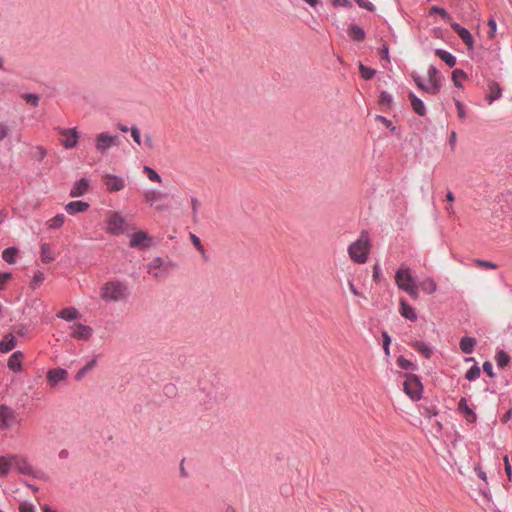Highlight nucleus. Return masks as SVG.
<instances>
[{"mask_svg":"<svg viewBox=\"0 0 512 512\" xmlns=\"http://www.w3.org/2000/svg\"><path fill=\"white\" fill-rule=\"evenodd\" d=\"M467 78V74L462 69H454L452 72V81L455 87L462 88L460 79Z\"/></svg>","mask_w":512,"mask_h":512,"instance_id":"40","label":"nucleus"},{"mask_svg":"<svg viewBox=\"0 0 512 512\" xmlns=\"http://www.w3.org/2000/svg\"><path fill=\"white\" fill-rule=\"evenodd\" d=\"M435 55L440 58L446 65L450 68H453L457 64L456 57L445 49H436Z\"/></svg>","mask_w":512,"mask_h":512,"instance_id":"28","label":"nucleus"},{"mask_svg":"<svg viewBox=\"0 0 512 512\" xmlns=\"http://www.w3.org/2000/svg\"><path fill=\"white\" fill-rule=\"evenodd\" d=\"M412 348L422 354L426 359L433 355L432 347L424 341L416 340L411 344Z\"/></svg>","mask_w":512,"mask_h":512,"instance_id":"27","label":"nucleus"},{"mask_svg":"<svg viewBox=\"0 0 512 512\" xmlns=\"http://www.w3.org/2000/svg\"><path fill=\"white\" fill-rule=\"evenodd\" d=\"M15 418L16 412L14 409L5 404L0 405V430L9 429Z\"/></svg>","mask_w":512,"mask_h":512,"instance_id":"11","label":"nucleus"},{"mask_svg":"<svg viewBox=\"0 0 512 512\" xmlns=\"http://www.w3.org/2000/svg\"><path fill=\"white\" fill-rule=\"evenodd\" d=\"M144 144L148 149H153L155 147V142L150 134H146L144 136Z\"/></svg>","mask_w":512,"mask_h":512,"instance_id":"63","label":"nucleus"},{"mask_svg":"<svg viewBox=\"0 0 512 512\" xmlns=\"http://www.w3.org/2000/svg\"><path fill=\"white\" fill-rule=\"evenodd\" d=\"M67 374V371L63 368L50 369L47 372V380L52 386H56L58 383L64 381L67 378Z\"/></svg>","mask_w":512,"mask_h":512,"instance_id":"21","label":"nucleus"},{"mask_svg":"<svg viewBox=\"0 0 512 512\" xmlns=\"http://www.w3.org/2000/svg\"><path fill=\"white\" fill-rule=\"evenodd\" d=\"M400 314L402 317L415 322L418 319L416 310L405 299H400Z\"/></svg>","mask_w":512,"mask_h":512,"instance_id":"24","label":"nucleus"},{"mask_svg":"<svg viewBox=\"0 0 512 512\" xmlns=\"http://www.w3.org/2000/svg\"><path fill=\"white\" fill-rule=\"evenodd\" d=\"M19 511L20 512H35L33 505L28 504L26 502L20 504Z\"/></svg>","mask_w":512,"mask_h":512,"instance_id":"64","label":"nucleus"},{"mask_svg":"<svg viewBox=\"0 0 512 512\" xmlns=\"http://www.w3.org/2000/svg\"><path fill=\"white\" fill-rule=\"evenodd\" d=\"M419 287L421 288V290L424 293H426L428 295L435 293L436 289H437L436 282L431 277H428V278L424 279L423 281H421L419 283Z\"/></svg>","mask_w":512,"mask_h":512,"instance_id":"33","label":"nucleus"},{"mask_svg":"<svg viewBox=\"0 0 512 512\" xmlns=\"http://www.w3.org/2000/svg\"><path fill=\"white\" fill-rule=\"evenodd\" d=\"M89 188H90V184H89L88 179L81 178L80 180L76 181L73 184V186L69 192V195H70V197H73V198L83 196L84 194L87 193Z\"/></svg>","mask_w":512,"mask_h":512,"instance_id":"18","label":"nucleus"},{"mask_svg":"<svg viewBox=\"0 0 512 512\" xmlns=\"http://www.w3.org/2000/svg\"><path fill=\"white\" fill-rule=\"evenodd\" d=\"M152 244V238L145 231L134 232L130 237L129 246L146 249Z\"/></svg>","mask_w":512,"mask_h":512,"instance_id":"12","label":"nucleus"},{"mask_svg":"<svg viewBox=\"0 0 512 512\" xmlns=\"http://www.w3.org/2000/svg\"><path fill=\"white\" fill-rule=\"evenodd\" d=\"M412 77H413V80L418 88H420L421 90H423L426 93H429V88H428L429 85H425L423 83V79L419 75H413Z\"/></svg>","mask_w":512,"mask_h":512,"instance_id":"54","label":"nucleus"},{"mask_svg":"<svg viewBox=\"0 0 512 512\" xmlns=\"http://www.w3.org/2000/svg\"><path fill=\"white\" fill-rule=\"evenodd\" d=\"M331 4L334 6V7H345V8H351L352 7V3L350 0H331Z\"/></svg>","mask_w":512,"mask_h":512,"instance_id":"60","label":"nucleus"},{"mask_svg":"<svg viewBox=\"0 0 512 512\" xmlns=\"http://www.w3.org/2000/svg\"><path fill=\"white\" fill-rule=\"evenodd\" d=\"M347 34L352 40L357 41V42L364 41V39L366 37L365 30L355 23H351L349 25Z\"/></svg>","mask_w":512,"mask_h":512,"instance_id":"25","label":"nucleus"},{"mask_svg":"<svg viewBox=\"0 0 512 512\" xmlns=\"http://www.w3.org/2000/svg\"><path fill=\"white\" fill-rule=\"evenodd\" d=\"M22 98L26 101V103L32 105L33 107H37L39 105L40 97L35 93H26L22 95Z\"/></svg>","mask_w":512,"mask_h":512,"instance_id":"47","label":"nucleus"},{"mask_svg":"<svg viewBox=\"0 0 512 512\" xmlns=\"http://www.w3.org/2000/svg\"><path fill=\"white\" fill-rule=\"evenodd\" d=\"M118 144V135H110L107 132L98 134L95 140V148L101 155L107 154V151L111 147L117 146Z\"/></svg>","mask_w":512,"mask_h":512,"instance_id":"8","label":"nucleus"},{"mask_svg":"<svg viewBox=\"0 0 512 512\" xmlns=\"http://www.w3.org/2000/svg\"><path fill=\"white\" fill-rule=\"evenodd\" d=\"M382 340H383L382 346H383L384 352H385L386 356H389L390 355V345H391L392 340L387 331H382Z\"/></svg>","mask_w":512,"mask_h":512,"instance_id":"49","label":"nucleus"},{"mask_svg":"<svg viewBox=\"0 0 512 512\" xmlns=\"http://www.w3.org/2000/svg\"><path fill=\"white\" fill-rule=\"evenodd\" d=\"M510 356L504 350H500L495 355V361L499 368L506 367L510 362Z\"/></svg>","mask_w":512,"mask_h":512,"instance_id":"35","label":"nucleus"},{"mask_svg":"<svg viewBox=\"0 0 512 512\" xmlns=\"http://www.w3.org/2000/svg\"><path fill=\"white\" fill-rule=\"evenodd\" d=\"M169 262L162 257H155L147 265V271L155 279H164L169 271Z\"/></svg>","mask_w":512,"mask_h":512,"instance_id":"7","label":"nucleus"},{"mask_svg":"<svg viewBox=\"0 0 512 512\" xmlns=\"http://www.w3.org/2000/svg\"><path fill=\"white\" fill-rule=\"evenodd\" d=\"M481 370L478 364L475 362L473 366H471L465 374V378L468 381H475L480 377Z\"/></svg>","mask_w":512,"mask_h":512,"instance_id":"42","label":"nucleus"},{"mask_svg":"<svg viewBox=\"0 0 512 512\" xmlns=\"http://www.w3.org/2000/svg\"><path fill=\"white\" fill-rule=\"evenodd\" d=\"M102 182L109 192H118L125 188V180L115 174L106 173L102 176Z\"/></svg>","mask_w":512,"mask_h":512,"instance_id":"10","label":"nucleus"},{"mask_svg":"<svg viewBox=\"0 0 512 512\" xmlns=\"http://www.w3.org/2000/svg\"><path fill=\"white\" fill-rule=\"evenodd\" d=\"M393 102V97L390 93L387 91H382L379 95V103L380 104H386L390 105Z\"/></svg>","mask_w":512,"mask_h":512,"instance_id":"51","label":"nucleus"},{"mask_svg":"<svg viewBox=\"0 0 512 512\" xmlns=\"http://www.w3.org/2000/svg\"><path fill=\"white\" fill-rule=\"evenodd\" d=\"M439 414V410L435 405H422L421 415L424 417L432 418Z\"/></svg>","mask_w":512,"mask_h":512,"instance_id":"43","label":"nucleus"},{"mask_svg":"<svg viewBox=\"0 0 512 512\" xmlns=\"http://www.w3.org/2000/svg\"><path fill=\"white\" fill-rule=\"evenodd\" d=\"M380 56L382 60H386L387 62L390 61L389 57V46L387 44H383L380 49Z\"/></svg>","mask_w":512,"mask_h":512,"instance_id":"61","label":"nucleus"},{"mask_svg":"<svg viewBox=\"0 0 512 512\" xmlns=\"http://www.w3.org/2000/svg\"><path fill=\"white\" fill-rule=\"evenodd\" d=\"M488 93L486 95V99L489 104H492L494 101L500 99L502 97V88L500 84L494 80H489L487 83Z\"/></svg>","mask_w":512,"mask_h":512,"instance_id":"19","label":"nucleus"},{"mask_svg":"<svg viewBox=\"0 0 512 512\" xmlns=\"http://www.w3.org/2000/svg\"><path fill=\"white\" fill-rule=\"evenodd\" d=\"M404 392L413 401H419L422 398L423 385L418 375L413 373L405 374V381L403 384Z\"/></svg>","mask_w":512,"mask_h":512,"instance_id":"4","label":"nucleus"},{"mask_svg":"<svg viewBox=\"0 0 512 512\" xmlns=\"http://www.w3.org/2000/svg\"><path fill=\"white\" fill-rule=\"evenodd\" d=\"M60 135L66 136L65 139L61 140V144L66 149H72L77 145L78 133L76 128H58Z\"/></svg>","mask_w":512,"mask_h":512,"instance_id":"15","label":"nucleus"},{"mask_svg":"<svg viewBox=\"0 0 512 512\" xmlns=\"http://www.w3.org/2000/svg\"><path fill=\"white\" fill-rule=\"evenodd\" d=\"M450 26L452 28V30L457 33V35L460 37V39L464 42V44L467 46V49L468 50H472L473 47H474V39H473V36L472 34L470 33V31L465 28V27H462L459 23L457 22H451L450 23Z\"/></svg>","mask_w":512,"mask_h":512,"instance_id":"13","label":"nucleus"},{"mask_svg":"<svg viewBox=\"0 0 512 512\" xmlns=\"http://www.w3.org/2000/svg\"><path fill=\"white\" fill-rule=\"evenodd\" d=\"M397 365L404 370H411L415 371L417 370V364L413 363L412 361L406 359L404 356H399L396 360Z\"/></svg>","mask_w":512,"mask_h":512,"instance_id":"37","label":"nucleus"},{"mask_svg":"<svg viewBox=\"0 0 512 512\" xmlns=\"http://www.w3.org/2000/svg\"><path fill=\"white\" fill-rule=\"evenodd\" d=\"M190 239H191L193 245L195 246V248L201 253L202 257L205 260H207L208 259L207 252H206L204 246L202 245L199 237L196 236L195 234H190Z\"/></svg>","mask_w":512,"mask_h":512,"instance_id":"44","label":"nucleus"},{"mask_svg":"<svg viewBox=\"0 0 512 512\" xmlns=\"http://www.w3.org/2000/svg\"><path fill=\"white\" fill-rule=\"evenodd\" d=\"M14 467L13 455L0 456V477H6Z\"/></svg>","mask_w":512,"mask_h":512,"instance_id":"29","label":"nucleus"},{"mask_svg":"<svg viewBox=\"0 0 512 512\" xmlns=\"http://www.w3.org/2000/svg\"><path fill=\"white\" fill-rule=\"evenodd\" d=\"M65 222V215L63 213L56 214L53 218L47 221L48 229H58Z\"/></svg>","mask_w":512,"mask_h":512,"instance_id":"34","label":"nucleus"},{"mask_svg":"<svg viewBox=\"0 0 512 512\" xmlns=\"http://www.w3.org/2000/svg\"><path fill=\"white\" fill-rule=\"evenodd\" d=\"M455 106H456V109H457L458 117L460 119H465V117H466V110H465V107H464L463 103L460 100H455Z\"/></svg>","mask_w":512,"mask_h":512,"instance_id":"55","label":"nucleus"},{"mask_svg":"<svg viewBox=\"0 0 512 512\" xmlns=\"http://www.w3.org/2000/svg\"><path fill=\"white\" fill-rule=\"evenodd\" d=\"M70 328L72 330L70 336L77 340H88L93 334L92 327L82 323H75Z\"/></svg>","mask_w":512,"mask_h":512,"instance_id":"14","label":"nucleus"},{"mask_svg":"<svg viewBox=\"0 0 512 512\" xmlns=\"http://www.w3.org/2000/svg\"><path fill=\"white\" fill-rule=\"evenodd\" d=\"M24 358V354L22 351L17 350L14 351L11 356L8 358L7 367L13 371L14 373H20L23 370L22 360Z\"/></svg>","mask_w":512,"mask_h":512,"instance_id":"17","label":"nucleus"},{"mask_svg":"<svg viewBox=\"0 0 512 512\" xmlns=\"http://www.w3.org/2000/svg\"><path fill=\"white\" fill-rule=\"evenodd\" d=\"M483 371L490 377L493 378L495 373L493 371V365L490 361H485L482 365Z\"/></svg>","mask_w":512,"mask_h":512,"instance_id":"58","label":"nucleus"},{"mask_svg":"<svg viewBox=\"0 0 512 512\" xmlns=\"http://www.w3.org/2000/svg\"><path fill=\"white\" fill-rule=\"evenodd\" d=\"M359 71H360V74H361V77L364 79V80H371L375 74H376V70L371 68V67H368V66H365L363 63L360 62L359 64Z\"/></svg>","mask_w":512,"mask_h":512,"instance_id":"39","label":"nucleus"},{"mask_svg":"<svg viewBox=\"0 0 512 512\" xmlns=\"http://www.w3.org/2000/svg\"><path fill=\"white\" fill-rule=\"evenodd\" d=\"M144 172L146 173V175H147V177H148V179L150 181L156 182V183H161L162 182V177L153 168H151L149 166H144Z\"/></svg>","mask_w":512,"mask_h":512,"instance_id":"45","label":"nucleus"},{"mask_svg":"<svg viewBox=\"0 0 512 512\" xmlns=\"http://www.w3.org/2000/svg\"><path fill=\"white\" fill-rule=\"evenodd\" d=\"M130 131H131V137L133 138L134 142L137 143L138 145H141L142 141H141V133H140V130L137 126H132L130 128Z\"/></svg>","mask_w":512,"mask_h":512,"instance_id":"53","label":"nucleus"},{"mask_svg":"<svg viewBox=\"0 0 512 512\" xmlns=\"http://www.w3.org/2000/svg\"><path fill=\"white\" fill-rule=\"evenodd\" d=\"M408 98L410 100L413 111L419 116H424L426 114V107L424 102L413 92H409Z\"/></svg>","mask_w":512,"mask_h":512,"instance_id":"26","label":"nucleus"},{"mask_svg":"<svg viewBox=\"0 0 512 512\" xmlns=\"http://www.w3.org/2000/svg\"><path fill=\"white\" fill-rule=\"evenodd\" d=\"M429 14L430 15H433V14H438L441 16V18L446 21V22H449L451 23L452 22V16L442 7H439V6H432L430 8V11H429Z\"/></svg>","mask_w":512,"mask_h":512,"instance_id":"38","label":"nucleus"},{"mask_svg":"<svg viewBox=\"0 0 512 512\" xmlns=\"http://www.w3.org/2000/svg\"><path fill=\"white\" fill-rule=\"evenodd\" d=\"M372 242L367 230H362L359 237L348 246V255L354 263L364 264L369 258Z\"/></svg>","mask_w":512,"mask_h":512,"instance_id":"1","label":"nucleus"},{"mask_svg":"<svg viewBox=\"0 0 512 512\" xmlns=\"http://www.w3.org/2000/svg\"><path fill=\"white\" fill-rule=\"evenodd\" d=\"M90 204L88 202L76 200L71 201L65 206V211L69 215H75L76 213L85 212L89 209Z\"/></svg>","mask_w":512,"mask_h":512,"instance_id":"22","label":"nucleus"},{"mask_svg":"<svg viewBox=\"0 0 512 512\" xmlns=\"http://www.w3.org/2000/svg\"><path fill=\"white\" fill-rule=\"evenodd\" d=\"M477 341L476 338L470 336H464L461 338L459 346L463 353L471 354L474 350Z\"/></svg>","mask_w":512,"mask_h":512,"instance_id":"30","label":"nucleus"},{"mask_svg":"<svg viewBox=\"0 0 512 512\" xmlns=\"http://www.w3.org/2000/svg\"><path fill=\"white\" fill-rule=\"evenodd\" d=\"M14 467L20 474L36 477L34 468L30 465L27 458L13 455Z\"/></svg>","mask_w":512,"mask_h":512,"instance_id":"16","label":"nucleus"},{"mask_svg":"<svg viewBox=\"0 0 512 512\" xmlns=\"http://www.w3.org/2000/svg\"><path fill=\"white\" fill-rule=\"evenodd\" d=\"M428 78H429V94L431 95H437L441 88H442V82L444 80L443 76L439 74V71L437 68L433 65H430L427 71Z\"/></svg>","mask_w":512,"mask_h":512,"instance_id":"9","label":"nucleus"},{"mask_svg":"<svg viewBox=\"0 0 512 512\" xmlns=\"http://www.w3.org/2000/svg\"><path fill=\"white\" fill-rule=\"evenodd\" d=\"M503 461H504L505 473L508 477V480L512 481V466L509 462V458L507 455L504 456Z\"/></svg>","mask_w":512,"mask_h":512,"instance_id":"57","label":"nucleus"},{"mask_svg":"<svg viewBox=\"0 0 512 512\" xmlns=\"http://www.w3.org/2000/svg\"><path fill=\"white\" fill-rule=\"evenodd\" d=\"M18 253V249L16 247H8L3 250L2 258L9 264L15 263V256Z\"/></svg>","mask_w":512,"mask_h":512,"instance_id":"36","label":"nucleus"},{"mask_svg":"<svg viewBox=\"0 0 512 512\" xmlns=\"http://www.w3.org/2000/svg\"><path fill=\"white\" fill-rule=\"evenodd\" d=\"M12 274L10 272L0 273V290H3L6 286V283L9 279H11Z\"/></svg>","mask_w":512,"mask_h":512,"instance_id":"59","label":"nucleus"},{"mask_svg":"<svg viewBox=\"0 0 512 512\" xmlns=\"http://www.w3.org/2000/svg\"><path fill=\"white\" fill-rule=\"evenodd\" d=\"M40 257L44 264H48L55 260V256L48 243H42L40 246Z\"/></svg>","mask_w":512,"mask_h":512,"instance_id":"31","label":"nucleus"},{"mask_svg":"<svg viewBox=\"0 0 512 512\" xmlns=\"http://www.w3.org/2000/svg\"><path fill=\"white\" fill-rule=\"evenodd\" d=\"M127 230L125 218L119 212H110L107 219V233L111 235H120Z\"/></svg>","mask_w":512,"mask_h":512,"instance_id":"6","label":"nucleus"},{"mask_svg":"<svg viewBox=\"0 0 512 512\" xmlns=\"http://www.w3.org/2000/svg\"><path fill=\"white\" fill-rule=\"evenodd\" d=\"M395 281L400 290L409 294L413 299L418 298V286L414 282L409 267L398 269L395 274Z\"/></svg>","mask_w":512,"mask_h":512,"instance_id":"3","label":"nucleus"},{"mask_svg":"<svg viewBox=\"0 0 512 512\" xmlns=\"http://www.w3.org/2000/svg\"><path fill=\"white\" fill-rule=\"evenodd\" d=\"M167 196V193L156 189L146 190L143 194L145 203L154 207L159 212L169 209V205L164 203V199H166Z\"/></svg>","mask_w":512,"mask_h":512,"instance_id":"5","label":"nucleus"},{"mask_svg":"<svg viewBox=\"0 0 512 512\" xmlns=\"http://www.w3.org/2000/svg\"><path fill=\"white\" fill-rule=\"evenodd\" d=\"M190 201H191V209H192L193 221H194V222H197V220H198V211H199V207H200V202H199V200H198L196 197H194V196H191Z\"/></svg>","mask_w":512,"mask_h":512,"instance_id":"50","label":"nucleus"},{"mask_svg":"<svg viewBox=\"0 0 512 512\" xmlns=\"http://www.w3.org/2000/svg\"><path fill=\"white\" fill-rule=\"evenodd\" d=\"M375 120L378 122H381L383 125H385L392 133L397 132V127L392 124V122L387 119L385 116L382 115H376Z\"/></svg>","mask_w":512,"mask_h":512,"instance_id":"48","label":"nucleus"},{"mask_svg":"<svg viewBox=\"0 0 512 512\" xmlns=\"http://www.w3.org/2000/svg\"><path fill=\"white\" fill-rule=\"evenodd\" d=\"M17 346V339L12 333H7L0 340V352L8 353Z\"/></svg>","mask_w":512,"mask_h":512,"instance_id":"23","label":"nucleus"},{"mask_svg":"<svg viewBox=\"0 0 512 512\" xmlns=\"http://www.w3.org/2000/svg\"><path fill=\"white\" fill-rule=\"evenodd\" d=\"M458 410L464 414L466 421L469 423H475L477 415L475 411L469 407L467 399L462 397L458 402Z\"/></svg>","mask_w":512,"mask_h":512,"instance_id":"20","label":"nucleus"},{"mask_svg":"<svg viewBox=\"0 0 512 512\" xmlns=\"http://www.w3.org/2000/svg\"><path fill=\"white\" fill-rule=\"evenodd\" d=\"M488 26L490 29L488 32V36H489V38L493 39V38H495V35H496L497 23L493 18H491L488 20Z\"/></svg>","mask_w":512,"mask_h":512,"instance_id":"56","label":"nucleus"},{"mask_svg":"<svg viewBox=\"0 0 512 512\" xmlns=\"http://www.w3.org/2000/svg\"><path fill=\"white\" fill-rule=\"evenodd\" d=\"M45 279L44 273L41 271H36L33 275L32 281L30 283V286L32 289H36L39 287Z\"/></svg>","mask_w":512,"mask_h":512,"instance_id":"46","label":"nucleus"},{"mask_svg":"<svg viewBox=\"0 0 512 512\" xmlns=\"http://www.w3.org/2000/svg\"><path fill=\"white\" fill-rule=\"evenodd\" d=\"M100 296L105 301H122L129 296L128 287L120 281H110L103 285Z\"/></svg>","mask_w":512,"mask_h":512,"instance_id":"2","label":"nucleus"},{"mask_svg":"<svg viewBox=\"0 0 512 512\" xmlns=\"http://www.w3.org/2000/svg\"><path fill=\"white\" fill-rule=\"evenodd\" d=\"M355 2L359 7L364 8L370 12H373L375 10L374 4L369 0H355Z\"/></svg>","mask_w":512,"mask_h":512,"instance_id":"52","label":"nucleus"},{"mask_svg":"<svg viewBox=\"0 0 512 512\" xmlns=\"http://www.w3.org/2000/svg\"><path fill=\"white\" fill-rule=\"evenodd\" d=\"M79 311L74 307H68L62 309L58 314L57 317L66 321H73L79 317Z\"/></svg>","mask_w":512,"mask_h":512,"instance_id":"32","label":"nucleus"},{"mask_svg":"<svg viewBox=\"0 0 512 512\" xmlns=\"http://www.w3.org/2000/svg\"><path fill=\"white\" fill-rule=\"evenodd\" d=\"M97 363V359L96 358H93L91 359L90 361H88L86 363V365L84 367H82L75 375V379L76 380H80L82 379L86 373H88L92 368H94V366L96 365Z\"/></svg>","mask_w":512,"mask_h":512,"instance_id":"41","label":"nucleus"},{"mask_svg":"<svg viewBox=\"0 0 512 512\" xmlns=\"http://www.w3.org/2000/svg\"><path fill=\"white\" fill-rule=\"evenodd\" d=\"M476 263L480 266H483L485 268H488V269H496L498 266L497 264L493 263V262H490V261H486V260H476Z\"/></svg>","mask_w":512,"mask_h":512,"instance_id":"62","label":"nucleus"}]
</instances>
